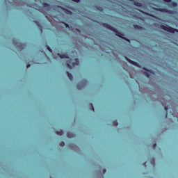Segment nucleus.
<instances>
[{
    "instance_id": "nucleus-14",
    "label": "nucleus",
    "mask_w": 178,
    "mask_h": 178,
    "mask_svg": "<svg viewBox=\"0 0 178 178\" xmlns=\"http://www.w3.org/2000/svg\"><path fill=\"white\" fill-rule=\"evenodd\" d=\"M144 74L145 76H146V77H147V79H149V76H151V74L148 72H145Z\"/></svg>"
},
{
    "instance_id": "nucleus-15",
    "label": "nucleus",
    "mask_w": 178,
    "mask_h": 178,
    "mask_svg": "<svg viewBox=\"0 0 178 178\" xmlns=\"http://www.w3.org/2000/svg\"><path fill=\"white\" fill-rule=\"evenodd\" d=\"M165 111V118H168V106H165L164 108Z\"/></svg>"
},
{
    "instance_id": "nucleus-19",
    "label": "nucleus",
    "mask_w": 178,
    "mask_h": 178,
    "mask_svg": "<svg viewBox=\"0 0 178 178\" xmlns=\"http://www.w3.org/2000/svg\"><path fill=\"white\" fill-rule=\"evenodd\" d=\"M164 2H166L167 3H170L172 2V0H163Z\"/></svg>"
},
{
    "instance_id": "nucleus-27",
    "label": "nucleus",
    "mask_w": 178,
    "mask_h": 178,
    "mask_svg": "<svg viewBox=\"0 0 178 178\" xmlns=\"http://www.w3.org/2000/svg\"><path fill=\"white\" fill-rule=\"evenodd\" d=\"M104 172H106V170H104Z\"/></svg>"
},
{
    "instance_id": "nucleus-23",
    "label": "nucleus",
    "mask_w": 178,
    "mask_h": 178,
    "mask_svg": "<svg viewBox=\"0 0 178 178\" xmlns=\"http://www.w3.org/2000/svg\"><path fill=\"white\" fill-rule=\"evenodd\" d=\"M156 147V143H154V145H153V148H155Z\"/></svg>"
},
{
    "instance_id": "nucleus-26",
    "label": "nucleus",
    "mask_w": 178,
    "mask_h": 178,
    "mask_svg": "<svg viewBox=\"0 0 178 178\" xmlns=\"http://www.w3.org/2000/svg\"><path fill=\"white\" fill-rule=\"evenodd\" d=\"M144 69V70H148L147 69H146V68H143Z\"/></svg>"
},
{
    "instance_id": "nucleus-4",
    "label": "nucleus",
    "mask_w": 178,
    "mask_h": 178,
    "mask_svg": "<svg viewBox=\"0 0 178 178\" xmlns=\"http://www.w3.org/2000/svg\"><path fill=\"white\" fill-rule=\"evenodd\" d=\"M86 85H87V81L83 80L77 85V88H79V90H81V88H83V87H84V86H86Z\"/></svg>"
},
{
    "instance_id": "nucleus-5",
    "label": "nucleus",
    "mask_w": 178,
    "mask_h": 178,
    "mask_svg": "<svg viewBox=\"0 0 178 178\" xmlns=\"http://www.w3.org/2000/svg\"><path fill=\"white\" fill-rule=\"evenodd\" d=\"M159 11L162 12L163 13H168V15H172L173 14V11H172L170 10H168L166 8H160Z\"/></svg>"
},
{
    "instance_id": "nucleus-6",
    "label": "nucleus",
    "mask_w": 178,
    "mask_h": 178,
    "mask_svg": "<svg viewBox=\"0 0 178 178\" xmlns=\"http://www.w3.org/2000/svg\"><path fill=\"white\" fill-rule=\"evenodd\" d=\"M33 22L36 24V26L39 27V29H40V31H42V26H41V24H40V22L38 21H33Z\"/></svg>"
},
{
    "instance_id": "nucleus-18",
    "label": "nucleus",
    "mask_w": 178,
    "mask_h": 178,
    "mask_svg": "<svg viewBox=\"0 0 178 178\" xmlns=\"http://www.w3.org/2000/svg\"><path fill=\"white\" fill-rule=\"evenodd\" d=\"M60 147H65V142L60 143Z\"/></svg>"
},
{
    "instance_id": "nucleus-21",
    "label": "nucleus",
    "mask_w": 178,
    "mask_h": 178,
    "mask_svg": "<svg viewBox=\"0 0 178 178\" xmlns=\"http://www.w3.org/2000/svg\"><path fill=\"white\" fill-rule=\"evenodd\" d=\"M90 105H91V106H92V111H93V112H94V106H92V104H90Z\"/></svg>"
},
{
    "instance_id": "nucleus-9",
    "label": "nucleus",
    "mask_w": 178,
    "mask_h": 178,
    "mask_svg": "<svg viewBox=\"0 0 178 178\" xmlns=\"http://www.w3.org/2000/svg\"><path fill=\"white\" fill-rule=\"evenodd\" d=\"M134 27L136 30H144V28L143 26H140V25H134Z\"/></svg>"
},
{
    "instance_id": "nucleus-13",
    "label": "nucleus",
    "mask_w": 178,
    "mask_h": 178,
    "mask_svg": "<svg viewBox=\"0 0 178 178\" xmlns=\"http://www.w3.org/2000/svg\"><path fill=\"white\" fill-rule=\"evenodd\" d=\"M171 6H172L173 8H177V3L175 1L171 2Z\"/></svg>"
},
{
    "instance_id": "nucleus-11",
    "label": "nucleus",
    "mask_w": 178,
    "mask_h": 178,
    "mask_svg": "<svg viewBox=\"0 0 178 178\" xmlns=\"http://www.w3.org/2000/svg\"><path fill=\"white\" fill-rule=\"evenodd\" d=\"M56 134L58 136H63V131L62 129H60L59 131H56Z\"/></svg>"
},
{
    "instance_id": "nucleus-10",
    "label": "nucleus",
    "mask_w": 178,
    "mask_h": 178,
    "mask_svg": "<svg viewBox=\"0 0 178 178\" xmlns=\"http://www.w3.org/2000/svg\"><path fill=\"white\" fill-rule=\"evenodd\" d=\"M43 7L46 8V9H49L51 8V6H49V4H48L47 3H43Z\"/></svg>"
},
{
    "instance_id": "nucleus-12",
    "label": "nucleus",
    "mask_w": 178,
    "mask_h": 178,
    "mask_svg": "<svg viewBox=\"0 0 178 178\" xmlns=\"http://www.w3.org/2000/svg\"><path fill=\"white\" fill-rule=\"evenodd\" d=\"M67 74L70 80H73V75H72V74H70L69 72H67Z\"/></svg>"
},
{
    "instance_id": "nucleus-7",
    "label": "nucleus",
    "mask_w": 178,
    "mask_h": 178,
    "mask_svg": "<svg viewBox=\"0 0 178 178\" xmlns=\"http://www.w3.org/2000/svg\"><path fill=\"white\" fill-rule=\"evenodd\" d=\"M125 59H127V60L129 62V63H131L132 65H136V66H138V64L137 63L129 59L127 57H125Z\"/></svg>"
},
{
    "instance_id": "nucleus-25",
    "label": "nucleus",
    "mask_w": 178,
    "mask_h": 178,
    "mask_svg": "<svg viewBox=\"0 0 178 178\" xmlns=\"http://www.w3.org/2000/svg\"><path fill=\"white\" fill-rule=\"evenodd\" d=\"M66 27H69V25H68V24H66Z\"/></svg>"
},
{
    "instance_id": "nucleus-22",
    "label": "nucleus",
    "mask_w": 178,
    "mask_h": 178,
    "mask_svg": "<svg viewBox=\"0 0 178 178\" xmlns=\"http://www.w3.org/2000/svg\"><path fill=\"white\" fill-rule=\"evenodd\" d=\"M67 137L71 138V137H72V135H70V134H67Z\"/></svg>"
},
{
    "instance_id": "nucleus-3",
    "label": "nucleus",
    "mask_w": 178,
    "mask_h": 178,
    "mask_svg": "<svg viewBox=\"0 0 178 178\" xmlns=\"http://www.w3.org/2000/svg\"><path fill=\"white\" fill-rule=\"evenodd\" d=\"M160 28L161 29V30H164V31H168V33H178V29H174L172 26H169L168 25H161Z\"/></svg>"
},
{
    "instance_id": "nucleus-1",
    "label": "nucleus",
    "mask_w": 178,
    "mask_h": 178,
    "mask_svg": "<svg viewBox=\"0 0 178 178\" xmlns=\"http://www.w3.org/2000/svg\"><path fill=\"white\" fill-rule=\"evenodd\" d=\"M58 56L61 59H68L66 61L67 66L69 67V69H73V67H75V66H79L80 62L79 61V58H75L74 62H72V58H69V56L66 54H58Z\"/></svg>"
},
{
    "instance_id": "nucleus-28",
    "label": "nucleus",
    "mask_w": 178,
    "mask_h": 178,
    "mask_svg": "<svg viewBox=\"0 0 178 178\" xmlns=\"http://www.w3.org/2000/svg\"><path fill=\"white\" fill-rule=\"evenodd\" d=\"M68 13H72V12H70V11H68Z\"/></svg>"
},
{
    "instance_id": "nucleus-20",
    "label": "nucleus",
    "mask_w": 178,
    "mask_h": 178,
    "mask_svg": "<svg viewBox=\"0 0 178 178\" xmlns=\"http://www.w3.org/2000/svg\"><path fill=\"white\" fill-rule=\"evenodd\" d=\"M73 2H76V3H79L80 2V0H72Z\"/></svg>"
},
{
    "instance_id": "nucleus-16",
    "label": "nucleus",
    "mask_w": 178,
    "mask_h": 178,
    "mask_svg": "<svg viewBox=\"0 0 178 178\" xmlns=\"http://www.w3.org/2000/svg\"><path fill=\"white\" fill-rule=\"evenodd\" d=\"M46 47H47L48 51H49V52L52 53V49H51V47H49V46H48V45H47Z\"/></svg>"
},
{
    "instance_id": "nucleus-17",
    "label": "nucleus",
    "mask_w": 178,
    "mask_h": 178,
    "mask_svg": "<svg viewBox=\"0 0 178 178\" xmlns=\"http://www.w3.org/2000/svg\"><path fill=\"white\" fill-rule=\"evenodd\" d=\"M113 124L114 126H118V124H119L118 123V121H113Z\"/></svg>"
},
{
    "instance_id": "nucleus-8",
    "label": "nucleus",
    "mask_w": 178,
    "mask_h": 178,
    "mask_svg": "<svg viewBox=\"0 0 178 178\" xmlns=\"http://www.w3.org/2000/svg\"><path fill=\"white\" fill-rule=\"evenodd\" d=\"M134 5L138 8H141L143 6V4L138 1H134Z\"/></svg>"
},
{
    "instance_id": "nucleus-24",
    "label": "nucleus",
    "mask_w": 178,
    "mask_h": 178,
    "mask_svg": "<svg viewBox=\"0 0 178 178\" xmlns=\"http://www.w3.org/2000/svg\"><path fill=\"white\" fill-rule=\"evenodd\" d=\"M30 66H31L30 64H28L26 67H30Z\"/></svg>"
},
{
    "instance_id": "nucleus-2",
    "label": "nucleus",
    "mask_w": 178,
    "mask_h": 178,
    "mask_svg": "<svg viewBox=\"0 0 178 178\" xmlns=\"http://www.w3.org/2000/svg\"><path fill=\"white\" fill-rule=\"evenodd\" d=\"M103 27H105V29H108V30H111V31H113V33H115V35H117V37H120V38H123V35H124L123 33H120L115 28H113V26L109 25L108 24L104 23Z\"/></svg>"
}]
</instances>
